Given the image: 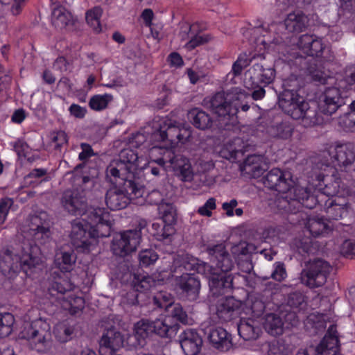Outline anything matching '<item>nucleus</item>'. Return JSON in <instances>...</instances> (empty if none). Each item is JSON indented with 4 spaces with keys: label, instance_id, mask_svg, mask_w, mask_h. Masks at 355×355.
Returning a JSON list of instances; mask_svg holds the SVG:
<instances>
[{
    "label": "nucleus",
    "instance_id": "obj_1",
    "mask_svg": "<svg viewBox=\"0 0 355 355\" xmlns=\"http://www.w3.org/2000/svg\"><path fill=\"white\" fill-rule=\"evenodd\" d=\"M24 237L28 242L24 243L20 252L14 254L9 249H3L0 252V269L2 273L12 277L22 270L27 275L42 264L40 249L37 242L48 237L49 230L43 226L42 218L38 216L30 218L28 227H24Z\"/></svg>",
    "mask_w": 355,
    "mask_h": 355
},
{
    "label": "nucleus",
    "instance_id": "obj_2",
    "mask_svg": "<svg viewBox=\"0 0 355 355\" xmlns=\"http://www.w3.org/2000/svg\"><path fill=\"white\" fill-rule=\"evenodd\" d=\"M88 220L87 224H83L80 220L71 223L70 237L72 243L83 252H89L96 244V239L109 236L112 225L110 214L104 208L93 209L88 215Z\"/></svg>",
    "mask_w": 355,
    "mask_h": 355
},
{
    "label": "nucleus",
    "instance_id": "obj_3",
    "mask_svg": "<svg viewBox=\"0 0 355 355\" xmlns=\"http://www.w3.org/2000/svg\"><path fill=\"white\" fill-rule=\"evenodd\" d=\"M209 269V265L184 253L175 255L171 266L177 285L189 300H196L200 289V279L195 273L202 274Z\"/></svg>",
    "mask_w": 355,
    "mask_h": 355
},
{
    "label": "nucleus",
    "instance_id": "obj_4",
    "mask_svg": "<svg viewBox=\"0 0 355 355\" xmlns=\"http://www.w3.org/2000/svg\"><path fill=\"white\" fill-rule=\"evenodd\" d=\"M81 152L78 155V159L82 162L74 167L72 176L70 178L71 191L68 198V205L74 209V214L82 208L85 203V193L94 185L93 178L95 176V168H91L87 161L96 153L92 146L87 143H80Z\"/></svg>",
    "mask_w": 355,
    "mask_h": 355
},
{
    "label": "nucleus",
    "instance_id": "obj_5",
    "mask_svg": "<svg viewBox=\"0 0 355 355\" xmlns=\"http://www.w3.org/2000/svg\"><path fill=\"white\" fill-rule=\"evenodd\" d=\"M237 94L220 92L211 98H205V105L218 116L220 128L228 130L230 126L237 123L236 114L239 106V98L236 96Z\"/></svg>",
    "mask_w": 355,
    "mask_h": 355
},
{
    "label": "nucleus",
    "instance_id": "obj_6",
    "mask_svg": "<svg viewBox=\"0 0 355 355\" xmlns=\"http://www.w3.org/2000/svg\"><path fill=\"white\" fill-rule=\"evenodd\" d=\"M115 185V188L107 191L105 202L111 210H119L127 207L130 201L135 202V196H141L142 189L137 188L135 180H122L114 177H107Z\"/></svg>",
    "mask_w": 355,
    "mask_h": 355
},
{
    "label": "nucleus",
    "instance_id": "obj_7",
    "mask_svg": "<svg viewBox=\"0 0 355 355\" xmlns=\"http://www.w3.org/2000/svg\"><path fill=\"white\" fill-rule=\"evenodd\" d=\"M169 163L177 176L183 182H191L193 178V171L189 159L182 155H175L171 149L164 150L162 157L148 163V168L155 176L159 175L161 168Z\"/></svg>",
    "mask_w": 355,
    "mask_h": 355
},
{
    "label": "nucleus",
    "instance_id": "obj_8",
    "mask_svg": "<svg viewBox=\"0 0 355 355\" xmlns=\"http://www.w3.org/2000/svg\"><path fill=\"white\" fill-rule=\"evenodd\" d=\"M153 128L154 130L151 133V141L158 144L161 142L168 143L171 147L179 142L184 143L191 137L189 130L173 124L168 119L155 118Z\"/></svg>",
    "mask_w": 355,
    "mask_h": 355
},
{
    "label": "nucleus",
    "instance_id": "obj_9",
    "mask_svg": "<svg viewBox=\"0 0 355 355\" xmlns=\"http://www.w3.org/2000/svg\"><path fill=\"white\" fill-rule=\"evenodd\" d=\"M141 159L135 150L131 148L123 149L119 155V159L112 161L107 167V177L135 180V173L141 168Z\"/></svg>",
    "mask_w": 355,
    "mask_h": 355
},
{
    "label": "nucleus",
    "instance_id": "obj_10",
    "mask_svg": "<svg viewBox=\"0 0 355 355\" xmlns=\"http://www.w3.org/2000/svg\"><path fill=\"white\" fill-rule=\"evenodd\" d=\"M284 193L285 196L279 198L276 203L278 209L286 213L296 214L301 212L303 207L309 209L315 207L316 200L313 197H309L307 187H290L289 190Z\"/></svg>",
    "mask_w": 355,
    "mask_h": 355
},
{
    "label": "nucleus",
    "instance_id": "obj_11",
    "mask_svg": "<svg viewBox=\"0 0 355 355\" xmlns=\"http://www.w3.org/2000/svg\"><path fill=\"white\" fill-rule=\"evenodd\" d=\"M146 224L145 220H140L139 230H129L116 234L112 242L113 253L119 257H125L135 251L141 239V230L144 228Z\"/></svg>",
    "mask_w": 355,
    "mask_h": 355
},
{
    "label": "nucleus",
    "instance_id": "obj_12",
    "mask_svg": "<svg viewBox=\"0 0 355 355\" xmlns=\"http://www.w3.org/2000/svg\"><path fill=\"white\" fill-rule=\"evenodd\" d=\"M332 270L329 263L322 259L310 261L301 273L302 282L311 288L323 286Z\"/></svg>",
    "mask_w": 355,
    "mask_h": 355
},
{
    "label": "nucleus",
    "instance_id": "obj_13",
    "mask_svg": "<svg viewBox=\"0 0 355 355\" xmlns=\"http://www.w3.org/2000/svg\"><path fill=\"white\" fill-rule=\"evenodd\" d=\"M338 343L336 326L331 324L318 345L301 349L296 355H336L339 350Z\"/></svg>",
    "mask_w": 355,
    "mask_h": 355
},
{
    "label": "nucleus",
    "instance_id": "obj_14",
    "mask_svg": "<svg viewBox=\"0 0 355 355\" xmlns=\"http://www.w3.org/2000/svg\"><path fill=\"white\" fill-rule=\"evenodd\" d=\"M50 327L45 321L37 320L25 327L21 331V337L34 345L37 351H42L47 345L51 337Z\"/></svg>",
    "mask_w": 355,
    "mask_h": 355
},
{
    "label": "nucleus",
    "instance_id": "obj_15",
    "mask_svg": "<svg viewBox=\"0 0 355 355\" xmlns=\"http://www.w3.org/2000/svg\"><path fill=\"white\" fill-rule=\"evenodd\" d=\"M307 188L309 197H313L316 200L315 206L322 205L323 200L338 196V194L341 188V180L334 174L325 175L320 182L318 188H314L313 191L311 188Z\"/></svg>",
    "mask_w": 355,
    "mask_h": 355
},
{
    "label": "nucleus",
    "instance_id": "obj_16",
    "mask_svg": "<svg viewBox=\"0 0 355 355\" xmlns=\"http://www.w3.org/2000/svg\"><path fill=\"white\" fill-rule=\"evenodd\" d=\"M275 70L273 67L261 63L254 64L245 73V83L247 87H256L259 84L264 86L270 84L275 79Z\"/></svg>",
    "mask_w": 355,
    "mask_h": 355
},
{
    "label": "nucleus",
    "instance_id": "obj_17",
    "mask_svg": "<svg viewBox=\"0 0 355 355\" xmlns=\"http://www.w3.org/2000/svg\"><path fill=\"white\" fill-rule=\"evenodd\" d=\"M210 261L216 266L214 270H220V273L227 274L234 266V261L223 243L209 245L207 247Z\"/></svg>",
    "mask_w": 355,
    "mask_h": 355
},
{
    "label": "nucleus",
    "instance_id": "obj_18",
    "mask_svg": "<svg viewBox=\"0 0 355 355\" xmlns=\"http://www.w3.org/2000/svg\"><path fill=\"white\" fill-rule=\"evenodd\" d=\"M331 163L336 168L342 169L352 165L355 161V152L352 143L336 142L329 151Z\"/></svg>",
    "mask_w": 355,
    "mask_h": 355
},
{
    "label": "nucleus",
    "instance_id": "obj_19",
    "mask_svg": "<svg viewBox=\"0 0 355 355\" xmlns=\"http://www.w3.org/2000/svg\"><path fill=\"white\" fill-rule=\"evenodd\" d=\"M288 107V109L282 110L293 119H302L304 124L308 125H314L318 123L315 110L310 108L304 98H298V101Z\"/></svg>",
    "mask_w": 355,
    "mask_h": 355
},
{
    "label": "nucleus",
    "instance_id": "obj_20",
    "mask_svg": "<svg viewBox=\"0 0 355 355\" xmlns=\"http://www.w3.org/2000/svg\"><path fill=\"white\" fill-rule=\"evenodd\" d=\"M344 104L340 89L332 87L327 88L320 96L318 107L322 113L331 115Z\"/></svg>",
    "mask_w": 355,
    "mask_h": 355
},
{
    "label": "nucleus",
    "instance_id": "obj_21",
    "mask_svg": "<svg viewBox=\"0 0 355 355\" xmlns=\"http://www.w3.org/2000/svg\"><path fill=\"white\" fill-rule=\"evenodd\" d=\"M292 183L291 174L277 168L271 169L263 178L265 187L279 193H285L288 191Z\"/></svg>",
    "mask_w": 355,
    "mask_h": 355
},
{
    "label": "nucleus",
    "instance_id": "obj_22",
    "mask_svg": "<svg viewBox=\"0 0 355 355\" xmlns=\"http://www.w3.org/2000/svg\"><path fill=\"white\" fill-rule=\"evenodd\" d=\"M324 209L329 220H339L347 216L350 205L347 198L336 196L323 200Z\"/></svg>",
    "mask_w": 355,
    "mask_h": 355
},
{
    "label": "nucleus",
    "instance_id": "obj_23",
    "mask_svg": "<svg viewBox=\"0 0 355 355\" xmlns=\"http://www.w3.org/2000/svg\"><path fill=\"white\" fill-rule=\"evenodd\" d=\"M286 305L293 311L287 313L285 317L286 321H288L291 326H295L298 323L299 318L297 313L304 312L307 308V299L304 294L295 291L290 293L286 298Z\"/></svg>",
    "mask_w": 355,
    "mask_h": 355
},
{
    "label": "nucleus",
    "instance_id": "obj_24",
    "mask_svg": "<svg viewBox=\"0 0 355 355\" xmlns=\"http://www.w3.org/2000/svg\"><path fill=\"white\" fill-rule=\"evenodd\" d=\"M209 277L210 291L214 296H219L230 292L233 288V276L232 274L218 273L211 272Z\"/></svg>",
    "mask_w": 355,
    "mask_h": 355
},
{
    "label": "nucleus",
    "instance_id": "obj_25",
    "mask_svg": "<svg viewBox=\"0 0 355 355\" xmlns=\"http://www.w3.org/2000/svg\"><path fill=\"white\" fill-rule=\"evenodd\" d=\"M297 45L304 53L313 57L321 56L325 49L322 38L316 35L304 34L301 35Z\"/></svg>",
    "mask_w": 355,
    "mask_h": 355
},
{
    "label": "nucleus",
    "instance_id": "obj_26",
    "mask_svg": "<svg viewBox=\"0 0 355 355\" xmlns=\"http://www.w3.org/2000/svg\"><path fill=\"white\" fill-rule=\"evenodd\" d=\"M181 347L185 355H197L202 345V339L196 331L187 329L180 335Z\"/></svg>",
    "mask_w": 355,
    "mask_h": 355
},
{
    "label": "nucleus",
    "instance_id": "obj_27",
    "mask_svg": "<svg viewBox=\"0 0 355 355\" xmlns=\"http://www.w3.org/2000/svg\"><path fill=\"white\" fill-rule=\"evenodd\" d=\"M123 336L119 331L114 327L107 329L100 340V352L103 353L105 350L110 353L115 352L123 346Z\"/></svg>",
    "mask_w": 355,
    "mask_h": 355
},
{
    "label": "nucleus",
    "instance_id": "obj_28",
    "mask_svg": "<svg viewBox=\"0 0 355 355\" xmlns=\"http://www.w3.org/2000/svg\"><path fill=\"white\" fill-rule=\"evenodd\" d=\"M240 306V301L233 297L221 298L217 302L216 314L221 322L230 321L234 318Z\"/></svg>",
    "mask_w": 355,
    "mask_h": 355
},
{
    "label": "nucleus",
    "instance_id": "obj_29",
    "mask_svg": "<svg viewBox=\"0 0 355 355\" xmlns=\"http://www.w3.org/2000/svg\"><path fill=\"white\" fill-rule=\"evenodd\" d=\"M153 334L163 338H171L175 336L179 329V325L175 321H172L171 317L165 316L152 320Z\"/></svg>",
    "mask_w": 355,
    "mask_h": 355
},
{
    "label": "nucleus",
    "instance_id": "obj_30",
    "mask_svg": "<svg viewBox=\"0 0 355 355\" xmlns=\"http://www.w3.org/2000/svg\"><path fill=\"white\" fill-rule=\"evenodd\" d=\"M208 338L213 346L220 351H227L232 347L231 334L222 327L210 329Z\"/></svg>",
    "mask_w": 355,
    "mask_h": 355
},
{
    "label": "nucleus",
    "instance_id": "obj_31",
    "mask_svg": "<svg viewBox=\"0 0 355 355\" xmlns=\"http://www.w3.org/2000/svg\"><path fill=\"white\" fill-rule=\"evenodd\" d=\"M238 332L244 340H254L259 337L261 329L257 320L252 318H241L238 324Z\"/></svg>",
    "mask_w": 355,
    "mask_h": 355
},
{
    "label": "nucleus",
    "instance_id": "obj_32",
    "mask_svg": "<svg viewBox=\"0 0 355 355\" xmlns=\"http://www.w3.org/2000/svg\"><path fill=\"white\" fill-rule=\"evenodd\" d=\"M188 119L195 128L202 130L211 128L214 122L207 112L198 107L189 111Z\"/></svg>",
    "mask_w": 355,
    "mask_h": 355
},
{
    "label": "nucleus",
    "instance_id": "obj_33",
    "mask_svg": "<svg viewBox=\"0 0 355 355\" xmlns=\"http://www.w3.org/2000/svg\"><path fill=\"white\" fill-rule=\"evenodd\" d=\"M294 130L293 125L287 121L276 123L267 128V133L271 137L286 140L291 137Z\"/></svg>",
    "mask_w": 355,
    "mask_h": 355
},
{
    "label": "nucleus",
    "instance_id": "obj_34",
    "mask_svg": "<svg viewBox=\"0 0 355 355\" xmlns=\"http://www.w3.org/2000/svg\"><path fill=\"white\" fill-rule=\"evenodd\" d=\"M307 24V17L301 12L288 14L284 21L286 28L289 32H302L306 28Z\"/></svg>",
    "mask_w": 355,
    "mask_h": 355
},
{
    "label": "nucleus",
    "instance_id": "obj_35",
    "mask_svg": "<svg viewBox=\"0 0 355 355\" xmlns=\"http://www.w3.org/2000/svg\"><path fill=\"white\" fill-rule=\"evenodd\" d=\"M153 130L154 129L152 126L151 130H144L143 132H138L133 135L130 141L131 145L133 147L139 148L144 144H146V146H148L150 144H151L153 146L150 148V152L152 154L154 152L162 150L164 146H159L157 142H153V141L150 139L151 133L153 132ZM166 146L167 144L164 146V148L166 147Z\"/></svg>",
    "mask_w": 355,
    "mask_h": 355
},
{
    "label": "nucleus",
    "instance_id": "obj_36",
    "mask_svg": "<svg viewBox=\"0 0 355 355\" xmlns=\"http://www.w3.org/2000/svg\"><path fill=\"white\" fill-rule=\"evenodd\" d=\"M304 225L306 230L313 237L323 235L329 230V225L324 218L317 216L306 217Z\"/></svg>",
    "mask_w": 355,
    "mask_h": 355
},
{
    "label": "nucleus",
    "instance_id": "obj_37",
    "mask_svg": "<svg viewBox=\"0 0 355 355\" xmlns=\"http://www.w3.org/2000/svg\"><path fill=\"white\" fill-rule=\"evenodd\" d=\"M263 325L265 330L271 336H276L283 334L284 323L282 318L275 313L267 314Z\"/></svg>",
    "mask_w": 355,
    "mask_h": 355
},
{
    "label": "nucleus",
    "instance_id": "obj_38",
    "mask_svg": "<svg viewBox=\"0 0 355 355\" xmlns=\"http://www.w3.org/2000/svg\"><path fill=\"white\" fill-rule=\"evenodd\" d=\"M137 188L142 189V194L141 195V196H135V204L136 205H159L163 200L161 193L157 190H153L150 192L146 193V195L144 196V195L146 194L145 188L137 183Z\"/></svg>",
    "mask_w": 355,
    "mask_h": 355
},
{
    "label": "nucleus",
    "instance_id": "obj_39",
    "mask_svg": "<svg viewBox=\"0 0 355 355\" xmlns=\"http://www.w3.org/2000/svg\"><path fill=\"white\" fill-rule=\"evenodd\" d=\"M64 6L59 3L53 5L51 22L53 26L58 29H63L67 26V14Z\"/></svg>",
    "mask_w": 355,
    "mask_h": 355
},
{
    "label": "nucleus",
    "instance_id": "obj_40",
    "mask_svg": "<svg viewBox=\"0 0 355 355\" xmlns=\"http://www.w3.org/2000/svg\"><path fill=\"white\" fill-rule=\"evenodd\" d=\"M135 336L138 340H144L146 338L153 334L152 320L148 319H141L139 320L134 326Z\"/></svg>",
    "mask_w": 355,
    "mask_h": 355
},
{
    "label": "nucleus",
    "instance_id": "obj_41",
    "mask_svg": "<svg viewBox=\"0 0 355 355\" xmlns=\"http://www.w3.org/2000/svg\"><path fill=\"white\" fill-rule=\"evenodd\" d=\"M102 14L103 10L98 6L94 7L86 12V21L96 33H100L102 29L100 23Z\"/></svg>",
    "mask_w": 355,
    "mask_h": 355
},
{
    "label": "nucleus",
    "instance_id": "obj_42",
    "mask_svg": "<svg viewBox=\"0 0 355 355\" xmlns=\"http://www.w3.org/2000/svg\"><path fill=\"white\" fill-rule=\"evenodd\" d=\"M113 96L110 94H96L91 97L89 101V107L94 111H102L107 108L108 104L112 101Z\"/></svg>",
    "mask_w": 355,
    "mask_h": 355
},
{
    "label": "nucleus",
    "instance_id": "obj_43",
    "mask_svg": "<svg viewBox=\"0 0 355 355\" xmlns=\"http://www.w3.org/2000/svg\"><path fill=\"white\" fill-rule=\"evenodd\" d=\"M298 98H304L294 89H284L279 96V105L281 109H288L293 103H296Z\"/></svg>",
    "mask_w": 355,
    "mask_h": 355
},
{
    "label": "nucleus",
    "instance_id": "obj_44",
    "mask_svg": "<svg viewBox=\"0 0 355 355\" xmlns=\"http://www.w3.org/2000/svg\"><path fill=\"white\" fill-rule=\"evenodd\" d=\"M54 272L60 279L63 278L67 272V252L58 250L54 260Z\"/></svg>",
    "mask_w": 355,
    "mask_h": 355
},
{
    "label": "nucleus",
    "instance_id": "obj_45",
    "mask_svg": "<svg viewBox=\"0 0 355 355\" xmlns=\"http://www.w3.org/2000/svg\"><path fill=\"white\" fill-rule=\"evenodd\" d=\"M153 304L159 309H164L166 311L174 304L173 297L166 291H159L153 297Z\"/></svg>",
    "mask_w": 355,
    "mask_h": 355
},
{
    "label": "nucleus",
    "instance_id": "obj_46",
    "mask_svg": "<svg viewBox=\"0 0 355 355\" xmlns=\"http://www.w3.org/2000/svg\"><path fill=\"white\" fill-rule=\"evenodd\" d=\"M308 71L313 80L322 84L326 83L327 78L330 76L329 72L324 70V67H322L321 65L318 66L315 63L310 65Z\"/></svg>",
    "mask_w": 355,
    "mask_h": 355
},
{
    "label": "nucleus",
    "instance_id": "obj_47",
    "mask_svg": "<svg viewBox=\"0 0 355 355\" xmlns=\"http://www.w3.org/2000/svg\"><path fill=\"white\" fill-rule=\"evenodd\" d=\"M169 313V315L166 317H171L172 318V321L175 320L177 321L180 322L182 324H187L188 320L187 314L185 311H184L182 306L179 304H173L170 309L167 311Z\"/></svg>",
    "mask_w": 355,
    "mask_h": 355
},
{
    "label": "nucleus",
    "instance_id": "obj_48",
    "mask_svg": "<svg viewBox=\"0 0 355 355\" xmlns=\"http://www.w3.org/2000/svg\"><path fill=\"white\" fill-rule=\"evenodd\" d=\"M158 209L164 223L173 224L175 223V211L171 205L161 204L159 205Z\"/></svg>",
    "mask_w": 355,
    "mask_h": 355
},
{
    "label": "nucleus",
    "instance_id": "obj_49",
    "mask_svg": "<svg viewBox=\"0 0 355 355\" xmlns=\"http://www.w3.org/2000/svg\"><path fill=\"white\" fill-rule=\"evenodd\" d=\"M339 126L346 132H355V113L348 112L338 119Z\"/></svg>",
    "mask_w": 355,
    "mask_h": 355
},
{
    "label": "nucleus",
    "instance_id": "obj_50",
    "mask_svg": "<svg viewBox=\"0 0 355 355\" xmlns=\"http://www.w3.org/2000/svg\"><path fill=\"white\" fill-rule=\"evenodd\" d=\"M14 317L11 313L0 314V337L8 336L12 331Z\"/></svg>",
    "mask_w": 355,
    "mask_h": 355
},
{
    "label": "nucleus",
    "instance_id": "obj_51",
    "mask_svg": "<svg viewBox=\"0 0 355 355\" xmlns=\"http://www.w3.org/2000/svg\"><path fill=\"white\" fill-rule=\"evenodd\" d=\"M68 312L71 315H77L82 312L85 306V300L82 297L68 296Z\"/></svg>",
    "mask_w": 355,
    "mask_h": 355
},
{
    "label": "nucleus",
    "instance_id": "obj_52",
    "mask_svg": "<svg viewBox=\"0 0 355 355\" xmlns=\"http://www.w3.org/2000/svg\"><path fill=\"white\" fill-rule=\"evenodd\" d=\"M199 27L195 29V33L191 34L189 40L186 43L185 47L187 50L191 51L199 45L208 42L207 35H201L199 34Z\"/></svg>",
    "mask_w": 355,
    "mask_h": 355
},
{
    "label": "nucleus",
    "instance_id": "obj_53",
    "mask_svg": "<svg viewBox=\"0 0 355 355\" xmlns=\"http://www.w3.org/2000/svg\"><path fill=\"white\" fill-rule=\"evenodd\" d=\"M158 259V255L153 250H144L139 252V260L141 266L147 267L153 264Z\"/></svg>",
    "mask_w": 355,
    "mask_h": 355
},
{
    "label": "nucleus",
    "instance_id": "obj_54",
    "mask_svg": "<svg viewBox=\"0 0 355 355\" xmlns=\"http://www.w3.org/2000/svg\"><path fill=\"white\" fill-rule=\"evenodd\" d=\"M268 355H288V347L283 340H275L269 344Z\"/></svg>",
    "mask_w": 355,
    "mask_h": 355
},
{
    "label": "nucleus",
    "instance_id": "obj_55",
    "mask_svg": "<svg viewBox=\"0 0 355 355\" xmlns=\"http://www.w3.org/2000/svg\"><path fill=\"white\" fill-rule=\"evenodd\" d=\"M48 137L50 145L55 148H59L67 142V135L64 131L52 132Z\"/></svg>",
    "mask_w": 355,
    "mask_h": 355
},
{
    "label": "nucleus",
    "instance_id": "obj_56",
    "mask_svg": "<svg viewBox=\"0 0 355 355\" xmlns=\"http://www.w3.org/2000/svg\"><path fill=\"white\" fill-rule=\"evenodd\" d=\"M174 233L175 228L173 224L165 223L162 228H160V232H153V236L157 241H164L169 239Z\"/></svg>",
    "mask_w": 355,
    "mask_h": 355
},
{
    "label": "nucleus",
    "instance_id": "obj_57",
    "mask_svg": "<svg viewBox=\"0 0 355 355\" xmlns=\"http://www.w3.org/2000/svg\"><path fill=\"white\" fill-rule=\"evenodd\" d=\"M13 205L11 198H3L0 202V227L4 224L6 220L10 209Z\"/></svg>",
    "mask_w": 355,
    "mask_h": 355
},
{
    "label": "nucleus",
    "instance_id": "obj_58",
    "mask_svg": "<svg viewBox=\"0 0 355 355\" xmlns=\"http://www.w3.org/2000/svg\"><path fill=\"white\" fill-rule=\"evenodd\" d=\"M216 208V199L209 198L202 207L198 208V213L201 216L210 217L212 215L211 211Z\"/></svg>",
    "mask_w": 355,
    "mask_h": 355
},
{
    "label": "nucleus",
    "instance_id": "obj_59",
    "mask_svg": "<svg viewBox=\"0 0 355 355\" xmlns=\"http://www.w3.org/2000/svg\"><path fill=\"white\" fill-rule=\"evenodd\" d=\"M222 157L227 159L235 161L239 155H243L242 150L232 148V145L229 144L220 152Z\"/></svg>",
    "mask_w": 355,
    "mask_h": 355
},
{
    "label": "nucleus",
    "instance_id": "obj_60",
    "mask_svg": "<svg viewBox=\"0 0 355 355\" xmlns=\"http://www.w3.org/2000/svg\"><path fill=\"white\" fill-rule=\"evenodd\" d=\"M9 144L19 156H25L28 149L27 144L22 139L11 141Z\"/></svg>",
    "mask_w": 355,
    "mask_h": 355
},
{
    "label": "nucleus",
    "instance_id": "obj_61",
    "mask_svg": "<svg viewBox=\"0 0 355 355\" xmlns=\"http://www.w3.org/2000/svg\"><path fill=\"white\" fill-rule=\"evenodd\" d=\"M286 277V272L283 263H276L271 277L278 282L284 280Z\"/></svg>",
    "mask_w": 355,
    "mask_h": 355
},
{
    "label": "nucleus",
    "instance_id": "obj_62",
    "mask_svg": "<svg viewBox=\"0 0 355 355\" xmlns=\"http://www.w3.org/2000/svg\"><path fill=\"white\" fill-rule=\"evenodd\" d=\"M198 28L197 24H193L191 25L186 24L181 27L180 32V37L182 40H189L191 34L195 33V29Z\"/></svg>",
    "mask_w": 355,
    "mask_h": 355
},
{
    "label": "nucleus",
    "instance_id": "obj_63",
    "mask_svg": "<svg viewBox=\"0 0 355 355\" xmlns=\"http://www.w3.org/2000/svg\"><path fill=\"white\" fill-rule=\"evenodd\" d=\"M68 30L80 31L82 27V22L77 15H73L68 12Z\"/></svg>",
    "mask_w": 355,
    "mask_h": 355
},
{
    "label": "nucleus",
    "instance_id": "obj_64",
    "mask_svg": "<svg viewBox=\"0 0 355 355\" xmlns=\"http://www.w3.org/2000/svg\"><path fill=\"white\" fill-rule=\"evenodd\" d=\"M152 279L148 276H144L138 282L135 284V288L137 291H147L151 286Z\"/></svg>",
    "mask_w": 355,
    "mask_h": 355
}]
</instances>
